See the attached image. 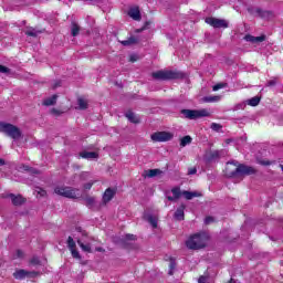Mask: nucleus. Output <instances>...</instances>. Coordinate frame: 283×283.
Masks as SVG:
<instances>
[{
  "label": "nucleus",
  "mask_w": 283,
  "mask_h": 283,
  "mask_svg": "<svg viewBox=\"0 0 283 283\" xmlns=\"http://www.w3.org/2000/svg\"><path fill=\"white\" fill-rule=\"evenodd\" d=\"M206 23H208V25H211L212 28H229V23H227V20H221L218 18H206Z\"/></svg>",
  "instance_id": "nucleus-10"
},
{
  "label": "nucleus",
  "mask_w": 283,
  "mask_h": 283,
  "mask_svg": "<svg viewBox=\"0 0 283 283\" xmlns=\"http://www.w3.org/2000/svg\"><path fill=\"white\" fill-rule=\"evenodd\" d=\"M78 247L82 249V251H85V253H92V251H103L102 248H98V241L96 239L88 238V240L82 241L77 240Z\"/></svg>",
  "instance_id": "nucleus-5"
},
{
  "label": "nucleus",
  "mask_w": 283,
  "mask_h": 283,
  "mask_svg": "<svg viewBox=\"0 0 283 283\" xmlns=\"http://www.w3.org/2000/svg\"><path fill=\"white\" fill-rule=\"evenodd\" d=\"M94 202H96V199L94 197H90L86 199L87 207H94Z\"/></svg>",
  "instance_id": "nucleus-35"
},
{
  "label": "nucleus",
  "mask_w": 283,
  "mask_h": 283,
  "mask_svg": "<svg viewBox=\"0 0 283 283\" xmlns=\"http://www.w3.org/2000/svg\"><path fill=\"white\" fill-rule=\"evenodd\" d=\"M52 112H53V114H56V109H53Z\"/></svg>",
  "instance_id": "nucleus-52"
},
{
  "label": "nucleus",
  "mask_w": 283,
  "mask_h": 283,
  "mask_svg": "<svg viewBox=\"0 0 283 283\" xmlns=\"http://www.w3.org/2000/svg\"><path fill=\"white\" fill-rule=\"evenodd\" d=\"M128 15L130 17V19H134V21H140V10L137 7L130 8L128 11Z\"/></svg>",
  "instance_id": "nucleus-15"
},
{
  "label": "nucleus",
  "mask_w": 283,
  "mask_h": 283,
  "mask_svg": "<svg viewBox=\"0 0 283 283\" xmlns=\"http://www.w3.org/2000/svg\"><path fill=\"white\" fill-rule=\"evenodd\" d=\"M248 12L252 14V17H262V9L255 7H249Z\"/></svg>",
  "instance_id": "nucleus-23"
},
{
  "label": "nucleus",
  "mask_w": 283,
  "mask_h": 283,
  "mask_svg": "<svg viewBox=\"0 0 283 283\" xmlns=\"http://www.w3.org/2000/svg\"><path fill=\"white\" fill-rule=\"evenodd\" d=\"M154 143H167L174 138V133L170 132H157L150 136Z\"/></svg>",
  "instance_id": "nucleus-8"
},
{
  "label": "nucleus",
  "mask_w": 283,
  "mask_h": 283,
  "mask_svg": "<svg viewBox=\"0 0 283 283\" xmlns=\"http://www.w3.org/2000/svg\"><path fill=\"white\" fill-rule=\"evenodd\" d=\"M116 196V189L114 188H107L103 195V202L104 205H107V202L112 201V199Z\"/></svg>",
  "instance_id": "nucleus-13"
},
{
  "label": "nucleus",
  "mask_w": 283,
  "mask_h": 283,
  "mask_svg": "<svg viewBox=\"0 0 283 283\" xmlns=\"http://www.w3.org/2000/svg\"><path fill=\"white\" fill-rule=\"evenodd\" d=\"M220 128L221 126L219 124H216V123L211 124V129H214V132H218V129Z\"/></svg>",
  "instance_id": "nucleus-43"
},
{
  "label": "nucleus",
  "mask_w": 283,
  "mask_h": 283,
  "mask_svg": "<svg viewBox=\"0 0 283 283\" xmlns=\"http://www.w3.org/2000/svg\"><path fill=\"white\" fill-rule=\"evenodd\" d=\"M1 165H6V161H3V159L0 158V166Z\"/></svg>",
  "instance_id": "nucleus-51"
},
{
  "label": "nucleus",
  "mask_w": 283,
  "mask_h": 283,
  "mask_svg": "<svg viewBox=\"0 0 283 283\" xmlns=\"http://www.w3.org/2000/svg\"><path fill=\"white\" fill-rule=\"evenodd\" d=\"M0 132H2V134H6L10 138H13V140H19V137L21 136V129L8 123H0Z\"/></svg>",
  "instance_id": "nucleus-3"
},
{
  "label": "nucleus",
  "mask_w": 283,
  "mask_h": 283,
  "mask_svg": "<svg viewBox=\"0 0 283 283\" xmlns=\"http://www.w3.org/2000/svg\"><path fill=\"white\" fill-rule=\"evenodd\" d=\"M145 220L151 224L153 229H156L158 227V218L154 217L151 214H145L144 216Z\"/></svg>",
  "instance_id": "nucleus-19"
},
{
  "label": "nucleus",
  "mask_w": 283,
  "mask_h": 283,
  "mask_svg": "<svg viewBox=\"0 0 283 283\" xmlns=\"http://www.w3.org/2000/svg\"><path fill=\"white\" fill-rule=\"evenodd\" d=\"M277 84V80H270L269 82H268V86L269 87H273V85H276Z\"/></svg>",
  "instance_id": "nucleus-42"
},
{
  "label": "nucleus",
  "mask_w": 283,
  "mask_h": 283,
  "mask_svg": "<svg viewBox=\"0 0 283 283\" xmlns=\"http://www.w3.org/2000/svg\"><path fill=\"white\" fill-rule=\"evenodd\" d=\"M182 116L185 118H188L189 120H196L198 118H205L207 116H211V113L207 108L202 109H182L181 111Z\"/></svg>",
  "instance_id": "nucleus-2"
},
{
  "label": "nucleus",
  "mask_w": 283,
  "mask_h": 283,
  "mask_svg": "<svg viewBox=\"0 0 283 283\" xmlns=\"http://www.w3.org/2000/svg\"><path fill=\"white\" fill-rule=\"evenodd\" d=\"M46 191L44 190V189H42V188H36L35 189V196H36V198H43V197H45L46 196Z\"/></svg>",
  "instance_id": "nucleus-32"
},
{
  "label": "nucleus",
  "mask_w": 283,
  "mask_h": 283,
  "mask_svg": "<svg viewBox=\"0 0 283 283\" xmlns=\"http://www.w3.org/2000/svg\"><path fill=\"white\" fill-rule=\"evenodd\" d=\"M169 275H174V269H176V262L174 261H170V264H169Z\"/></svg>",
  "instance_id": "nucleus-36"
},
{
  "label": "nucleus",
  "mask_w": 283,
  "mask_h": 283,
  "mask_svg": "<svg viewBox=\"0 0 283 283\" xmlns=\"http://www.w3.org/2000/svg\"><path fill=\"white\" fill-rule=\"evenodd\" d=\"M94 182H96V181H90V182L85 184L84 189H92V187L94 186Z\"/></svg>",
  "instance_id": "nucleus-41"
},
{
  "label": "nucleus",
  "mask_w": 283,
  "mask_h": 283,
  "mask_svg": "<svg viewBox=\"0 0 283 283\" xmlns=\"http://www.w3.org/2000/svg\"><path fill=\"white\" fill-rule=\"evenodd\" d=\"M130 61L132 63H135V61H137L136 55H130Z\"/></svg>",
  "instance_id": "nucleus-50"
},
{
  "label": "nucleus",
  "mask_w": 283,
  "mask_h": 283,
  "mask_svg": "<svg viewBox=\"0 0 283 283\" xmlns=\"http://www.w3.org/2000/svg\"><path fill=\"white\" fill-rule=\"evenodd\" d=\"M78 109H87V101L83 97L77 99Z\"/></svg>",
  "instance_id": "nucleus-28"
},
{
  "label": "nucleus",
  "mask_w": 283,
  "mask_h": 283,
  "mask_svg": "<svg viewBox=\"0 0 283 283\" xmlns=\"http://www.w3.org/2000/svg\"><path fill=\"white\" fill-rule=\"evenodd\" d=\"M171 193H172V197L171 196L167 197V199L170 201L178 200L180 196H182V191H180V188H172Z\"/></svg>",
  "instance_id": "nucleus-18"
},
{
  "label": "nucleus",
  "mask_w": 283,
  "mask_h": 283,
  "mask_svg": "<svg viewBox=\"0 0 283 283\" xmlns=\"http://www.w3.org/2000/svg\"><path fill=\"white\" fill-rule=\"evenodd\" d=\"M176 220H185V206L179 207L175 212Z\"/></svg>",
  "instance_id": "nucleus-22"
},
{
  "label": "nucleus",
  "mask_w": 283,
  "mask_h": 283,
  "mask_svg": "<svg viewBox=\"0 0 283 283\" xmlns=\"http://www.w3.org/2000/svg\"><path fill=\"white\" fill-rule=\"evenodd\" d=\"M211 222H213V218L212 217H207L205 219V224H211Z\"/></svg>",
  "instance_id": "nucleus-44"
},
{
  "label": "nucleus",
  "mask_w": 283,
  "mask_h": 283,
  "mask_svg": "<svg viewBox=\"0 0 283 283\" xmlns=\"http://www.w3.org/2000/svg\"><path fill=\"white\" fill-rule=\"evenodd\" d=\"M10 198H11L12 205H14L15 207H19V205H23V202H25V199H23L21 195H18V196L10 195Z\"/></svg>",
  "instance_id": "nucleus-20"
},
{
  "label": "nucleus",
  "mask_w": 283,
  "mask_h": 283,
  "mask_svg": "<svg viewBox=\"0 0 283 283\" xmlns=\"http://www.w3.org/2000/svg\"><path fill=\"white\" fill-rule=\"evenodd\" d=\"M161 174L160 169H150L147 172L148 178H155V176H158Z\"/></svg>",
  "instance_id": "nucleus-30"
},
{
  "label": "nucleus",
  "mask_w": 283,
  "mask_h": 283,
  "mask_svg": "<svg viewBox=\"0 0 283 283\" xmlns=\"http://www.w3.org/2000/svg\"><path fill=\"white\" fill-rule=\"evenodd\" d=\"M224 87V84H216L212 90L213 92H218V90H222Z\"/></svg>",
  "instance_id": "nucleus-38"
},
{
  "label": "nucleus",
  "mask_w": 283,
  "mask_h": 283,
  "mask_svg": "<svg viewBox=\"0 0 283 283\" xmlns=\"http://www.w3.org/2000/svg\"><path fill=\"white\" fill-rule=\"evenodd\" d=\"M39 275L38 272L34 271H25V270H17L13 273V277L15 280H25V277H36Z\"/></svg>",
  "instance_id": "nucleus-9"
},
{
  "label": "nucleus",
  "mask_w": 283,
  "mask_h": 283,
  "mask_svg": "<svg viewBox=\"0 0 283 283\" xmlns=\"http://www.w3.org/2000/svg\"><path fill=\"white\" fill-rule=\"evenodd\" d=\"M57 196H63L64 198H81V190L72 189L70 187H56L54 189Z\"/></svg>",
  "instance_id": "nucleus-6"
},
{
  "label": "nucleus",
  "mask_w": 283,
  "mask_h": 283,
  "mask_svg": "<svg viewBox=\"0 0 283 283\" xmlns=\"http://www.w3.org/2000/svg\"><path fill=\"white\" fill-rule=\"evenodd\" d=\"M56 98H59V96L53 95V96L44 99L43 105H45L46 107H50V105H55L56 104Z\"/></svg>",
  "instance_id": "nucleus-25"
},
{
  "label": "nucleus",
  "mask_w": 283,
  "mask_h": 283,
  "mask_svg": "<svg viewBox=\"0 0 283 283\" xmlns=\"http://www.w3.org/2000/svg\"><path fill=\"white\" fill-rule=\"evenodd\" d=\"M30 264H31V266H40L41 264H45V260H40L39 256H33L30 260Z\"/></svg>",
  "instance_id": "nucleus-24"
},
{
  "label": "nucleus",
  "mask_w": 283,
  "mask_h": 283,
  "mask_svg": "<svg viewBox=\"0 0 283 283\" xmlns=\"http://www.w3.org/2000/svg\"><path fill=\"white\" fill-rule=\"evenodd\" d=\"M198 170L196 169V168H190L189 170H188V174H189V176H193V174H196Z\"/></svg>",
  "instance_id": "nucleus-46"
},
{
  "label": "nucleus",
  "mask_w": 283,
  "mask_h": 283,
  "mask_svg": "<svg viewBox=\"0 0 283 283\" xmlns=\"http://www.w3.org/2000/svg\"><path fill=\"white\" fill-rule=\"evenodd\" d=\"M17 258H23V251L18 250L17 251Z\"/></svg>",
  "instance_id": "nucleus-48"
},
{
  "label": "nucleus",
  "mask_w": 283,
  "mask_h": 283,
  "mask_svg": "<svg viewBox=\"0 0 283 283\" xmlns=\"http://www.w3.org/2000/svg\"><path fill=\"white\" fill-rule=\"evenodd\" d=\"M260 96H254L250 99H248L247 102H243L239 105H237V109H244V107H247V105H250V107H258V105H260Z\"/></svg>",
  "instance_id": "nucleus-11"
},
{
  "label": "nucleus",
  "mask_w": 283,
  "mask_h": 283,
  "mask_svg": "<svg viewBox=\"0 0 283 283\" xmlns=\"http://www.w3.org/2000/svg\"><path fill=\"white\" fill-rule=\"evenodd\" d=\"M90 176H91L90 172H82V174H81L82 180H87V178H90Z\"/></svg>",
  "instance_id": "nucleus-40"
},
{
  "label": "nucleus",
  "mask_w": 283,
  "mask_h": 283,
  "mask_svg": "<svg viewBox=\"0 0 283 283\" xmlns=\"http://www.w3.org/2000/svg\"><path fill=\"white\" fill-rule=\"evenodd\" d=\"M258 164L262 165L263 167H269V165H273V161H269L266 159H258Z\"/></svg>",
  "instance_id": "nucleus-33"
},
{
  "label": "nucleus",
  "mask_w": 283,
  "mask_h": 283,
  "mask_svg": "<svg viewBox=\"0 0 283 283\" xmlns=\"http://www.w3.org/2000/svg\"><path fill=\"white\" fill-rule=\"evenodd\" d=\"M221 156H222V151H220V150H214L212 153V158H220Z\"/></svg>",
  "instance_id": "nucleus-37"
},
{
  "label": "nucleus",
  "mask_w": 283,
  "mask_h": 283,
  "mask_svg": "<svg viewBox=\"0 0 283 283\" xmlns=\"http://www.w3.org/2000/svg\"><path fill=\"white\" fill-rule=\"evenodd\" d=\"M229 283H235V282H233V281H230Z\"/></svg>",
  "instance_id": "nucleus-54"
},
{
  "label": "nucleus",
  "mask_w": 283,
  "mask_h": 283,
  "mask_svg": "<svg viewBox=\"0 0 283 283\" xmlns=\"http://www.w3.org/2000/svg\"><path fill=\"white\" fill-rule=\"evenodd\" d=\"M207 282V277L205 276H200L198 280V283H206Z\"/></svg>",
  "instance_id": "nucleus-47"
},
{
  "label": "nucleus",
  "mask_w": 283,
  "mask_h": 283,
  "mask_svg": "<svg viewBox=\"0 0 283 283\" xmlns=\"http://www.w3.org/2000/svg\"><path fill=\"white\" fill-rule=\"evenodd\" d=\"M156 81H171L174 78H180V73L172 71H157L151 74Z\"/></svg>",
  "instance_id": "nucleus-7"
},
{
  "label": "nucleus",
  "mask_w": 283,
  "mask_h": 283,
  "mask_svg": "<svg viewBox=\"0 0 283 283\" xmlns=\"http://www.w3.org/2000/svg\"><path fill=\"white\" fill-rule=\"evenodd\" d=\"M126 118H128V120H129L130 123H138V122H139V119H138V117L136 116V114H134V113H132V112H127V113H126Z\"/></svg>",
  "instance_id": "nucleus-29"
},
{
  "label": "nucleus",
  "mask_w": 283,
  "mask_h": 283,
  "mask_svg": "<svg viewBox=\"0 0 283 283\" xmlns=\"http://www.w3.org/2000/svg\"><path fill=\"white\" fill-rule=\"evenodd\" d=\"M125 239L126 240H136V235H134V234H126Z\"/></svg>",
  "instance_id": "nucleus-45"
},
{
  "label": "nucleus",
  "mask_w": 283,
  "mask_h": 283,
  "mask_svg": "<svg viewBox=\"0 0 283 283\" xmlns=\"http://www.w3.org/2000/svg\"><path fill=\"white\" fill-rule=\"evenodd\" d=\"M7 72H10V70L3 65H0V73L1 74H7Z\"/></svg>",
  "instance_id": "nucleus-39"
},
{
  "label": "nucleus",
  "mask_w": 283,
  "mask_h": 283,
  "mask_svg": "<svg viewBox=\"0 0 283 283\" xmlns=\"http://www.w3.org/2000/svg\"><path fill=\"white\" fill-rule=\"evenodd\" d=\"M191 136L187 135L180 139V147H187V145H191Z\"/></svg>",
  "instance_id": "nucleus-27"
},
{
  "label": "nucleus",
  "mask_w": 283,
  "mask_h": 283,
  "mask_svg": "<svg viewBox=\"0 0 283 283\" xmlns=\"http://www.w3.org/2000/svg\"><path fill=\"white\" fill-rule=\"evenodd\" d=\"M207 242H209V234H207L206 232H202V233L190 237L186 241V247L192 250L202 249L207 247Z\"/></svg>",
  "instance_id": "nucleus-1"
},
{
  "label": "nucleus",
  "mask_w": 283,
  "mask_h": 283,
  "mask_svg": "<svg viewBox=\"0 0 283 283\" xmlns=\"http://www.w3.org/2000/svg\"><path fill=\"white\" fill-rule=\"evenodd\" d=\"M27 171H30V167L27 166Z\"/></svg>",
  "instance_id": "nucleus-53"
},
{
  "label": "nucleus",
  "mask_w": 283,
  "mask_h": 283,
  "mask_svg": "<svg viewBox=\"0 0 283 283\" xmlns=\"http://www.w3.org/2000/svg\"><path fill=\"white\" fill-rule=\"evenodd\" d=\"M244 39L249 43H262L263 41H266V35L253 36L251 34H248L244 36Z\"/></svg>",
  "instance_id": "nucleus-14"
},
{
  "label": "nucleus",
  "mask_w": 283,
  "mask_h": 283,
  "mask_svg": "<svg viewBox=\"0 0 283 283\" xmlns=\"http://www.w3.org/2000/svg\"><path fill=\"white\" fill-rule=\"evenodd\" d=\"M226 167H237L234 172H232V176H235L238 174L242 176H251V174H255V169H253V167L240 165L238 164V161H229L227 163Z\"/></svg>",
  "instance_id": "nucleus-4"
},
{
  "label": "nucleus",
  "mask_w": 283,
  "mask_h": 283,
  "mask_svg": "<svg viewBox=\"0 0 283 283\" xmlns=\"http://www.w3.org/2000/svg\"><path fill=\"white\" fill-rule=\"evenodd\" d=\"M78 32H81V28L78 27V24H76V22H72V27H71L72 36H78Z\"/></svg>",
  "instance_id": "nucleus-26"
},
{
  "label": "nucleus",
  "mask_w": 283,
  "mask_h": 283,
  "mask_svg": "<svg viewBox=\"0 0 283 283\" xmlns=\"http://www.w3.org/2000/svg\"><path fill=\"white\" fill-rule=\"evenodd\" d=\"M25 34L28 36H36L39 34V31H36V29L29 28L25 30Z\"/></svg>",
  "instance_id": "nucleus-31"
},
{
  "label": "nucleus",
  "mask_w": 283,
  "mask_h": 283,
  "mask_svg": "<svg viewBox=\"0 0 283 283\" xmlns=\"http://www.w3.org/2000/svg\"><path fill=\"white\" fill-rule=\"evenodd\" d=\"M182 196L186 198V200H193V198L200 197V192L182 191Z\"/></svg>",
  "instance_id": "nucleus-21"
},
{
  "label": "nucleus",
  "mask_w": 283,
  "mask_h": 283,
  "mask_svg": "<svg viewBox=\"0 0 283 283\" xmlns=\"http://www.w3.org/2000/svg\"><path fill=\"white\" fill-rule=\"evenodd\" d=\"M134 43H136V39L134 38L122 41V45H134Z\"/></svg>",
  "instance_id": "nucleus-34"
},
{
  "label": "nucleus",
  "mask_w": 283,
  "mask_h": 283,
  "mask_svg": "<svg viewBox=\"0 0 283 283\" xmlns=\"http://www.w3.org/2000/svg\"><path fill=\"white\" fill-rule=\"evenodd\" d=\"M80 156L86 160H96V158H98V154L95 151H83L80 154Z\"/></svg>",
  "instance_id": "nucleus-17"
},
{
  "label": "nucleus",
  "mask_w": 283,
  "mask_h": 283,
  "mask_svg": "<svg viewBox=\"0 0 283 283\" xmlns=\"http://www.w3.org/2000/svg\"><path fill=\"white\" fill-rule=\"evenodd\" d=\"M67 247L72 253V256L75 258V260H81V254L76 250V242H74L72 237H69L67 239Z\"/></svg>",
  "instance_id": "nucleus-12"
},
{
  "label": "nucleus",
  "mask_w": 283,
  "mask_h": 283,
  "mask_svg": "<svg viewBox=\"0 0 283 283\" xmlns=\"http://www.w3.org/2000/svg\"><path fill=\"white\" fill-rule=\"evenodd\" d=\"M220 101H222L220 95H208L202 98L203 103H220Z\"/></svg>",
  "instance_id": "nucleus-16"
},
{
  "label": "nucleus",
  "mask_w": 283,
  "mask_h": 283,
  "mask_svg": "<svg viewBox=\"0 0 283 283\" xmlns=\"http://www.w3.org/2000/svg\"><path fill=\"white\" fill-rule=\"evenodd\" d=\"M61 86V82H55L54 84H53V90H56V87H60Z\"/></svg>",
  "instance_id": "nucleus-49"
}]
</instances>
